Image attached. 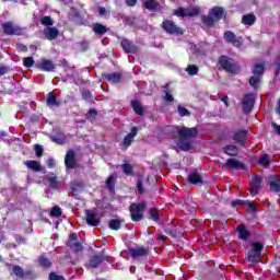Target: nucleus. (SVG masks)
Instances as JSON below:
<instances>
[{
  "mask_svg": "<svg viewBox=\"0 0 280 280\" xmlns=\"http://www.w3.org/2000/svg\"><path fill=\"white\" fill-rule=\"evenodd\" d=\"M85 222L89 226H100L102 219L100 214L92 212L91 210H85Z\"/></svg>",
  "mask_w": 280,
  "mask_h": 280,
  "instance_id": "obj_18",
  "label": "nucleus"
},
{
  "mask_svg": "<svg viewBox=\"0 0 280 280\" xmlns=\"http://www.w3.org/2000/svg\"><path fill=\"white\" fill-rule=\"evenodd\" d=\"M130 104L136 115H139L140 117H143L145 115V108H143V105H141L139 101L132 100Z\"/></svg>",
  "mask_w": 280,
  "mask_h": 280,
  "instance_id": "obj_27",
  "label": "nucleus"
},
{
  "mask_svg": "<svg viewBox=\"0 0 280 280\" xmlns=\"http://www.w3.org/2000/svg\"><path fill=\"white\" fill-rule=\"evenodd\" d=\"M248 138V131L238 129L233 135V141L238 143V145H246V139Z\"/></svg>",
  "mask_w": 280,
  "mask_h": 280,
  "instance_id": "obj_20",
  "label": "nucleus"
},
{
  "mask_svg": "<svg viewBox=\"0 0 280 280\" xmlns=\"http://www.w3.org/2000/svg\"><path fill=\"white\" fill-rule=\"evenodd\" d=\"M69 242H78V234L77 233L69 234Z\"/></svg>",
  "mask_w": 280,
  "mask_h": 280,
  "instance_id": "obj_62",
  "label": "nucleus"
},
{
  "mask_svg": "<svg viewBox=\"0 0 280 280\" xmlns=\"http://www.w3.org/2000/svg\"><path fill=\"white\" fill-rule=\"evenodd\" d=\"M24 165L27 167V170H32V172H43V165H40V162L36 160H27L24 162Z\"/></svg>",
  "mask_w": 280,
  "mask_h": 280,
  "instance_id": "obj_25",
  "label": "nucleus"
},
{
  "mask_svg": "<svg viewBox=\"0 0 280 280\" xmlns=\"http://www.w3.org/2000/svg\"><path fill=\"white\" fill-rule=\"evenodd\" d=\"M280 74V57L278 58V62L276 65V71H275V75H279Z\"/></svg>",
  "mask_w": 280,
  "mask_h": 280,
  "instance_id": "obj_63",
  "label": "nucleus"
},
{
  "mask_svg": "<svg viewBox=\"0 0 280 280\" xmlns=\"http://www.w3.org/2000/svg\"><path fill=\"white\" fill-rule=\"evenodd\" d=\"M1 27L5 36H23V28L19 25H14L12 21L2 23Z\"/></svg>",
  "mask_w": 280,
  "mask_h": 280,
  "instance_id": "obj_9",
  "label": "nucleus"
},
{
  "mask_svg": "<svg viewBox=\"0 0 280 280\" xmlns=\"http://www.w3.org/2000/svg\"><path fill=\"white\" fill-rule=\"evenodd\" d=\"M44 36L46 40H56L60 36V31L56 26H48L44 28Z\"/></svg>",
  "mask_w": 280,
  "mask_h": 280,
  "instance_id": "obj_23",
  "label": "nucleus"
},
{
  "mask_svg": "<svg viewBox=\"0 0 280 280\" xmlns=\"http://www.w3.org/2000/svg\"><path fill=\"white\" fill-rule=\"evenodd\" d=\"M121 170L126 176H135V171L132 168V164L124 163L121 164Z\"/></svg>",
  "mask_w": 280,
  "mask_h": 280,
  "instance_id": "obj_39",
  "label": "nucleus"
},
{
  "mask_svg": "<svg viewBox=\"0 0 280 280\" xmlns=\"http://www.w3.org/2000/svg\"><path fill=\"white\" fill-rule=\"evenodd\" d=\"M241 23L250 27L254 23H257V16L255 15V13H247L242 16Z\"/></svg>",
  "mask_w": 280,
  "mask_h": 280,
  "instance_id": "obj_30",
  "label": "nucleus"
},
{
  "mask_svg": "<svg viewBox=\"0 0 280 280\" xmlns=\"http://www.w3.org/2000/svg\"><path fill=\"white\" fill-rule=\"evenodd\" d=\"M245 207H249V209L253 213H257V211H259V206H257V203H255V201L246 200Z\"/></svg>",
  "mask_w": 280,
  "mask_h": 280,
  "instance_id": "obj_49",
  "label": "nucleus"
},
{
  "mask_svg": "<svg viewBox=\"0 0 280 280\" xmlns=\"http://www.w3.org/2000/svg\"><path fill=\"white\" fill-rule=\"evenodd\" d=\"M92 32L95 34V36H104V34L108 33V28L102 23H94L92 25Z\"/></svg>",
  "mask_w": 280,
  "mask_h": 280,
  "instance_id": "obj_26",
  "label": "nucleus"
},
{
  "mask_svg": "<svg viewBox=\"0 0 280 280\" xmlns=\"http://www.w3.org/2000/svg\"><path fill=\"white\" fill-rule=\"evenodd\" d=\"M137 189H138V194H143L145 191V189L143 188V180L138 179Z\"/></svg>",
  "mask_w": 280,
  "mask_h": 280,
  "instance_id": "obj_56",
  "label": "nucleus"
},
{
  "mask_svg": "<svg viewBox=\"0 0 280 280\" xmlns=\"http://www.w3.org/2000/svg\"><path fill=\"white\" fill-rule=\"evenodd\" d=\"M177 113L179 117H191V112H189V109L185 108L183 105L177 106Z\"/></svg>",
  "mask_w": 280,
  "mask_h": 280,
  "instance_id": "obj_43",
  "label": "nucleus"
},
{
  "mask_svg": "<svg viewBox=\"0 0 280 280\" xmlns=\"http://www.w3.org/2000/svg\"><path fill=\"white\" fill-rule=\"evenodd\" d=\"M36 61L34 60V57H25L23 59V65L24 67H26L27 69H32V67H34V63Z\"/></svg>",
  "mask_w": 280,
  "mask_h": 280,
  "instance_id": "obj_47",
  "label": "nucleus"
},
{
  "mask_svg": "<svg viewBox=\"0 0 280 280\" xmlns=\"http://www.w3.org/2000/svg\"><path fill=\"white\" fill-rule=\"evenodd\" d=\"M215 163L221 170H242L243 172L246 170V164L235 158L228 159L225 163H221L220 160L215 161Z\"/></svg>",
  "mask_w": 280,
  "mask_h": 280,
  "instance_id": "obj_8",
  "label": "nucleus"
},
{
  "mask_svg": "<svg viewBox=\"0 0 280 280\" xmlns=\"http://www.w3.org/2000/svg\"><path fill=\"white\" fill-rule=\"evenodd\" d=\"M158 213H159V209H156V208H151V209H150V217H149V220H153V222H160L161 217H160Z\"/></svg>",
  "mask_w": 280,
  "mask_h": 280,
  "instance_id": "obj_44",
  "label": "nucleus"
},
{
  "mask_svg": "<svg viewBox=\"0 0 280 280\" xmlns=\"http://www.w3.org/2000/svg\"><path fill=\"white\" fill-rule=\"evenodd\" d=\"M39 265L43 268H50L51 267V261L47 259V257L45 256H40L39 257Z\"/></svg>",
  "mask_w": 280,
  "mask_h": 280,
  "instance_id": "obj_50",
  "label": "nucleus"
},
{
  "mask_svg": "<svg viewBox=\"0 0 280 280\" xmlns=\"http://www.w3.org/2000/svg\"><path fill=\"white\" fill-rule=\"evenodd\" d=\"M177 148L183 152H189L191 150V140L189 139H196L198 137V128L182 127L177 129Z\"/></svg>",
  "mask_w": 280,
  "mask_h": 280,
  "instance_id": "obj_1",
  "label": "nucleus"
},
{
  "mask_svg": "<svg viewBox=\"0 0 280 280\" xmlns=\"http://www.w3.org/2000/svg\"><path fill=\"white\" fill-rule=\"evenodd\" d=\"M89 117H95L97 115V109L90 108L88 112Z\"/></svg>",
  "mask_w": 280,
  "mask_h": 280,
  "instance_id": "obj_61",
  "label": "nucleus"
},
{
  "mask_svg": "<svg viewBox=\"0 0 280 280\" xmlns=\"http://www.w3.org/2000/svg\"><path fill=\"white\" fill-rule=\"evenodd\" d=\"M223 38L225 43H229L230 45H233V47H242L244 45V39L242 37H237L233 31H225L223 34Z\"/></svg>",
  "mask_w": 280,
  "mask_h": 280,
  "instance_id": "obj_13",
  "label": "nucleus"
},
{
  "mask_svg": "<svg viewBox=\"0 0 280 280\" xmlns=\"http://www.w3.org/2000/svg\"><path fill=\"white\" fill-rule=\"evenodd\" d=\"M164 102L171 103L174 102V96L170 93V83H166L163 90Z\"/></svg>",
  "mask_w": 280,
  "mask_h": 280,
  "instance_id": "obj_40",
  "label": "nucleus"
},
{
  "mask_svg": "<svg viewBox=\"0 0 280 280\" xmlns=\"http://www.w3.org/2000/svg\"><path fill=\"white\" fill-rule=\"evenodd\" d=\"M61 67H63V69H75V67H71V65H69V61H67V59H61Z\"/></svg>",
  "mask_w": 280,
  "mask_h": 280,
  "instance_id": "obj_59",
  "label": "nucleus"
},
{
  "mask_svg": "<svg viewBox=\"0 0 280 280\" xmlns=\"http://www.w3.org/2000/svg\"><path fill=\"white\" fill-rule=\"evenodd\" d=\"M250 250L261 255V253H264V243H259V242L252 243V249Z\"/></svg>",
  "mask_w": 280,
  "mask_h": 280,
  "instance_id": "obj_42",
  "label": "nucleus"
},
{
  "mask_svg": "<svg viewBox=\"0 0 280 280\" xmlns=\"http://www.w3.org/2000/svg\"><path fill=\"white\" fill-rule=\"evenodd\" d=\"M259 84H261V78L252 75L249 78V86L254 89V91H259Z\"/></svg>",
  "mask_w": 280,
  "mask_h": 280,
  "instance_id": "obj_37",
  "label": "nucleus"
},
{
  "mask_svg": "<svg viewBox=\"0 0 280 280\" xmlns=\"http://www.w3.org/2000/svg\"><path fill=\"white\" fill-rule=\"evenodd\" d=\"M161 27L166 34H171V36H183V34H185V30L176 25V23L171 20H164Z\"/></svg>",
  "mask_w": 280,
  "mask_h": 280,
  "instance_id": "obj_7",
  "label": "nucleus"
},
{
  "mask_svg": "<svg viewBox=\"0 0 280 280\" xmlns=\"http://www.w3.org/2000/svg\"><path fill=\"white\" fill-rule=\"evenodd\" d=\"M266 71V68L264 67V63H256L252 70V73L256 78H264V72Z\"/></svg>",
  "mask_w": 280,
  "mask_h": 280,
  "instance_id": "obj_33",
  "label": "nucleus"
},
{
  "mask_svg": "<svg viewBox=\"0 0 280 280\" xmlns=\"http://www.w3.org/2000/svg\"><path fill=\"white\" fill-rule=\"evenodd\" d=\"M145 209H148V203H145L144 201L131 203L129 206V212L132 222H141V220H143V213Z\"/></svg>",
  "mask_w": 280,
  "mask_h": 280,
  "instance_id": "obj_4",
  "label": "nucleus"
},
{
  "mask_svg": "<svg viewBox=\"0 0 280 280\" xmlns=\"http://www.w3.org/2000/svg\"><path fill=\"white\" fill-rule=\"evenodd\" d=\"M65 166L66 170H77V167H80V164L78 163V159L75 155V151L73 149H69L65 156Z\"/></svg>",
  "mask_w": 280,
  "mask_h": 280,
  "instance_id": "obj_12",
  "label": "nucleus"
},
{
  "mask_svg": "<svg viewBox=\"0 0 280 280\" xmlns=\"http://www.w3.org/2000/svg\"><path fill=\"white\" fill-rule=\"evenodd\" d=\"M40 23L46 27H51V25H54V20L51 19V16L46 15L42 18Z\"/></svg>",
  "mask_w": 280,
  "mask_h": 280,
  "instance_id": "obj_48",
  "label": "nucleus"
},
{
  "mask_svg": "<svg viewBox=\"0 0 280 280\" xmlns=\"http://www.w3.org/2000/svg\"><path fill=\"white\" fill-rule=\"evenodd\" d=\"M46 104L47 106H60V102L58 101V96H56V93L49 92L47 94Z\"/></svg>",
  "mask_w": 280,
  "mask_h": 280,
  "instance_id": "obj_31",
  "label": "nucleus"
},
{
  "mask_svg": "<svg viewBox=\"0 0 280 280\" xmlns=\"http://www.w3.org/2000/svg\"><path fill=\"white\" fill-rule=\"evenodd\" d=\"M102 79L108 84H119L124 80V74L121 72L103 73Z\"/></svg>",
  "mask_w": 280,
  "mask_h": 280,
  "instance_id": "obj_17",
  "label": "nucleus"
},
{
  "mask_svg": "<svg viewBox=\"0 0 280 280\" xmlns=\"http://www.w3.org/2000/svg\"><path fill=\"white\" fill-rule=\"evenodd\" d=\"M232 207L235 208V207H246V200H240V199H236L234 201L231 202Z\"/></svg>",
  "mask_w": 280,
  "mask_h": 280,
  "instance_id": "obj_54",
  "label": "nucleus"
},
{
  "mask_svg": "<svg viewBox=\"0 0 280 280\" xmlns=\"http://www.w3.org/2000/svg\"><path fill=\"white\" fill-rule=\"evenodd\" d=\"M10 71V68H8V66L5 65H0V78L2 75H5V73H8Z\"/></svg>",
  "mask_w": 280,
  "mask_h": 280,
  "instance_id": "obj_58",
  "label": "nucleus"
},
{
  "mask_svg": "<svg viewBox=\"0 0 280 280\" xmlns=\"http://www.w3.org/2000/svg\"><path fill=\"white\" fill-rule=\"evenodd\" d=\"M81 95H82V100H85V101L93 100V93H91L89 90H82Z\"/></svg>",
  "mask_w": 280,
  "mask_h": 280,
  "instance_id": "obj_52",
  "label": "nucleus"
},
{
  "mask_svg": "<svg viewBox=\"0 0 280 280\" xmlns=\"http://www.w3.org/2000/svg\"><path fill=\"white\" fill-rule=\"evenodd\" d=\"M269 178L271 179L269 182V188H270V191H273V194H279L280 191V178L278 179H275V176H269Z\"/></svg>",
  "mask_w": 280,
  "mask_h": 280,
  "instance_id": "obj_32",
  "label": "nucleus"
},
{
  "mask_svg": "<svg viewBox=\"0 0 280 280\" xmlns=\"http://www.w3.org/2000/svg\"><path fill=\"white\" fill-rule=\"evenodd\" d=\"M60 215H62V209L58 206H55L50 210V218H60Z\"/></svg>",
  "mask_w": 280,
  "mask_h": 280,
  "instance_id": "obj_45",
  "label": "nucleus"
},
{
  "mask_svg": "<svg viewBox=\"0 0 280 280\" xmlns=\"http://www.w3.org/2000/svg\"><path fill=\"white\" fill-rule=\"evenodd\" d=\"M113 183H114V178H113V176H109L106 179V187H107V189H109V191H113Z\"/></svg>",
  "mask_w": 280,
  "mask_h": 280,
  "instance_id": "obj_57",
  "label": "nucleus"
},
{
  "mask_svg": "<svg viewBox=\"0 0 280 280\" xmlns=\"http://www.w3.org/2000/svg\"><path fill=\"white\" fill-rule=\"evenodd\" d=\"M200 14V7L183 8L178 7L174 10V15L182 19L194 18Z\"/></svg>",
  "mask_w": 280,
  "mask_h": 280,
  "instance_id": "obj_10",
  "label": "nucleus"
},
{
  "mask_svg": "<svg viewBox=\"0 0 280 280\" xmlns=\"http://www.w3.org/2000/svg\"><path fill=\"white\" fill-rule=\"evenodd\" d=\"M14 240H15L16 244H19V245L27 244L25 237L21 236L20 234H15Z\"/></svg>",
  "mask_w": 280,
  "mask_h": 280,
  "instance_id": "obj_55",
  "label": "nucleus"
},
{
  "mask_svg": "<svg viewBox=\"0 0 280 280\" xmlns=\"http://www.w3.org/2000/svg\"><path fill=\"white\" fill-rule=\"evenodd\" d=\"M68 247L75 254L82 253V250H84V246H82V243L80 242H68Z\"/></svg>",
  "mask_w": 280,
  "mask_h": 280,
  "instance_id": "obj_36",
  "label": "nucleus"
},
{
  "mask_svg": "<svg viewBox=\"0 0 280 280\" xmlns=\"http://www.w3.org/2000/svg\"><path fill=\"white\" fill-rule=\"evenodd\" d=\"M104 261H108V256L104 252H100L98 254L90 256L84 266L88 270H93L100 268Z\"/></svg>",
  "mask_w": 280,
  "mask_h": 280,
  "instance_id": "obj_5",
  "label": "nucleus"
},
{
  "mask_svg": "<svg viewBox=\"0 0 280 280\" xmlns=\"http://www.w3.org/2000/svg\"><path fill=\"white\" fill-rule=\"evenodd\" d=\"M218 66L219 70L225 71V73L237 74L240 71H242V68L235 62V59L226 55H221L218 58Z\"/></svg>",
  "mask_w": 280,
  "mask_h": 280,
  "instance_id": "obj_3",
  "label": "nucleus"
},
{
  "mask_svg": "<svg viewBox=\"0 0 280 280\" xmlns=\"http://www.w3.org/2000/svg\"><path fill=\"white\" fill-rule=\"evenodd\" d=\"M255 102H257V96H255V93L249 92L243 95L241 100V106L244 115H250V113H253V108H255Z\"/></svg>",
  "mask_w": 280,
  "mask_h": 280,
  "instance_id": "obj_6",
  "label": "nucleus"
},
{
  "mask_svg": "<svg viewBox=\"0 0 280 280\" xmlns=\"http://www.w3.org/2000/svg\"><path fill=\"white\" fill-rule=\"evenodd\" d=\"M36 67L39 69V71H45L46 73L56 71V63H54L51 59H42V62L37 63Z\"/></svg>",
  "mask_w": 280,
  "mask_h": 280,
  "instance_id": "obj_19",
  "label": "nucleus"
},
{
  "mask_svg": "<svg viewBox=\"0 0 280 280\" xmlns=\"http://www.w3.org/2000/svg\"><path fill=\"white\" fill-rule=\"evenodd\" d=\"M50 141L57 143V145H65V137L50 136Z\"/></svg>",
  "mask_w": 280,
  "mask_h": 280,
  "instance_id": "obj_51",
  "label": "nucleus"
},
{
  "mask_svg": "<svg viewBox=\"0 0 280 280\" xmlns=\"http://www.w3.org/2000/svg\"><path fill=\"white\" fill-rule=\"evenodd\" d=\"M187 180H188V183H190V185H205L202 175H200V173H198V171L190 173L187 177Z\"/></svg>",
  "mask_w": 280,
  "mask_h": 280,
  "instance_id": "obj_24",
  "label": "nucleus"
},
{
  "mask_svg": "<svg viewBox=\"0 0 280 280\" xmlns=\"http://www.w3.org/2000/svg\"><path fill=\"white\" fill-rule=\"evenodd\" d=\"M224 154H228V156H237L240 154V149L237 147L231 144L223 147Z\"/></svg>",
  "mask_w": 280,
  "mask_h": 280,
  "instance_id": "obj_34",
  "label": "nucleus"
},
{
  "mask_svg": "<svg viewBox=\"0 0 280 280\" xmlns=\"http://www.w3.org/2000/svg\"><path fill=\"white\" fill-rule=\"evenodd\" d=\"M247 260L254 265L261 264V254L249 249L247 252Z\"/></svg>",
  "mask_w": 280,
  "mask_h": 280,
  "instance_id": "obj_29",
  "label": "nucleus"
},
{
  "mask_svg": "<svg viewBox=\"0 0 280 280\" xmlns=\"http://www.w3.org/2000/svg\"><path fill=\"white\" fill-rule=\"evenodd\" d=\"M108 229H110V231H119V229H121V220L119 219L109 220Z\"/></svg>",
  "mask_w": 280,
  "mask_h": 280,
  "instance_id": "obj_38",
  "label": "nucleus"
},
{
  "mask_svg": "<svg viewBox=\"0 0 280 280\" xmlns=\"http://www.w3.org/2000/svg\"><path fill=\"white\" fill-rule=\"evenodd\" d=\"M236 230L238 231L240 240H244V242H246V240H248V237H250V232L248 230H246V226L241 224L236 228Z\"/></svg>",
  "mask_w": 280,
  "mask_h": 280,
  "instance_id": "obj_35",
  "label": "nucleus"
},
{
  "mask_svg": "<svg viewBox=\"0 0 280 280\" xmlns=\"http://www.w3.org/2000/svg\"><path fill=\"white\" fill-rule=\"evenodd\" d=\"M262 184H264V178H261V175H254L249 180L250 196H257L259 194V189H261Z\"/></svg>",
  "mask_w": 280,
  "mask_h": 280,
  "instance_id": "obj_14",
  "label": "nucleus"
},
{
  "mask_svg": "<svg viewBox=\"0 0 280 280\" xmlns=\"http://www.w3.org/2000/svg\"><path fill=\"white\" fill-rule=\"evenodd\" d=\"M5 266L7 268H11V275L16 277V279H25V277H30V275H32V271H25L19 265H12L10 262H7Z\"/></svg>",
  "mask_w": 280,
  "mask_h": 280,
  "instance_id": "obj_16",
  "label": "nucleus"
},
{
  "mask_svg": "<svg viewBox=\"0 0 280 280\" xmlns=\"http://www.w3.org/2000/svg\"><path fill=\"white\" fill-rule=\"evenodd\" d=\"M120 47H122L126 54H137L139 51V47L126 38L120 42Z\"/></svg>",
  "mask_w": 280,
  "mask_h": 280,
  "instance_id": "obj_22",
  "label": "nucleus"
},
{
  "mask_svg": "<svg viewBox=\"0 0 280 280\" xmlns=\"http://www.w3.org/2000/svg\"><path fill=\"white\" fill-rule=\"evenodd\" d=\"M128 255H130L131 259H139V257H148L150 255V248L139 246V247H130L128 248Z\"/></svg>",
  "mask_w": 280,
  "mask_h": 280,
  "instance_id": "obj_15",
  "label": "nucleus"
},
{
  "mask_svg": "<svg viewBox=\"0 0 280 280\" xmlns=\"http://www.w3.org/2000/svg\"><path fill=\"white\" fill-rule=\"evenodd\" d=\"M138 1L139 0H126V5H128V8H135Z\"/></svg>",
  "mask_w": 280,
  "mask_h": 280,
  "instance_id": "obj_60",
  "label": "nucleus"
},
{
  "mask_svg": "<svg viewBox=\"0 0 280 280\" xmlns=\"http://www.w3.org/2000/svg\"><path fill=\"white\" fill-rule=\"evenodd\" d=\"M46 180L50 189H60V182H58V176L54 173H49V176L46 177Z\"/></svg>",
  "mask_w": 280,
  "mask_h": 280,
  "instance_id": "obj_28",
  "label": "nucleus"
},
{
  "mask_svg": "<svg viewBox=\"0 0 280 280\" xmlns=\"http://www.w3.org/2000/svg\"><path fill=\"white\" fill-rule=\"evenodd\" d=\"M139 135V127H131L130 132L125 136L122 141L120 142V150H128L132 145V142L135 141V137Z\"/></svg>",
  "mask_w": 280,
  "mask_h": 280,
  "instance_id": "obj_11",
  "label": "nucleus"
},
{
  "mask_svg": "<svg viewBox=\"0 0 280 280\" xmlns=\"http://www.w3.org/2000/svg\"><path fill=\"white\" fill-rule=\"evenodd\" d=\"M226 16V11L222 7H213L209 10L208 15H201V23L206 25V27H214L215 23L222 21Z\"/></svg>",
  "mask_w": 280,
  "mask_h": 280,
  "instance_id": "obj_2",
  "label": "nucleus"
},
{
  "mask_svg": "<svg viewBox=\"0 0 280 280\" xmlns=\"http://www.w3.org/2000/svg\"><path fill=\"white\" fill-rule=\"evenodd\" d=\"M142 8L149 12H159L163 7H161V3L156 0H144L142 2Z\"/></svg>",
  "mask_w": 280,
  "mask_h": 280,
  "instance_id": "obj_21",
  "label": "nucleus"
},
{
  "mask_svg": "<svg viewBox=\"0 0 280 280\" xmlns=\"http://www.w3.org/2000/svg\"><path fill=\"white\" fill-rule=\"evenodd\" d=\"M34 151H35L36 156H38V159H40V156H43V152H44L43 145L35 144Z\"/></svg>",
  "mask_w": 280,
  "mask_h": 280,
  "instance_id": "obj_53",
  "label": "nucleus"
},
{
  "mask_svg": "<svg viewBox=\"0 0 280 280\" xmlns=\"http://www.w3.org/2000/svg\"><path fill=\"white\" fill-rule=\"evenodd\" d=\"M186 71L188 75H198L199 68L196 65H188Z\"/></svg>",
  "mask_w": 280,
  "mask_h": 280,
  "instance_id": "obj_46",
  "label": "nucleus"
},
{
  "mask_svg": "<svg viewBox=\"0 0 280 280\" xmlns=\"http://www.w3.org/2000/svg\"><path fill=\"white\" fill-rule=\"evenodd\" d=\"M258 165H261L262 167H268V165H270V155L268 153H265L261 158H259Z\"/></svg>",
  "mask_w": 280,
  "mask_h": 280,
  "instance_id": "obj_41",
  "label": "nucleus"
},
{
  "mask_svg": "<svg viewBox=\"0 0 280 280\" xmlns=\"http://www.w3.org/2000/svg\"><path fill=\"white\" fill-rule=\"evenodd\" d=\"M272 128L276 130L277 135L280 136V125H277V122H272Z\"/></svg>",
  "mask_w": 280,
  "mask_h": 280,
  "instance_id": "obj_64",
  "label": "nucleus"
}]
</instances>
